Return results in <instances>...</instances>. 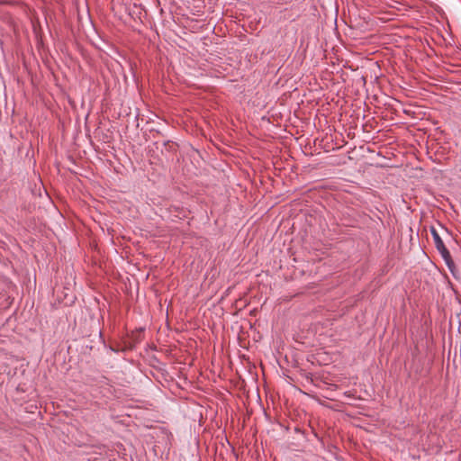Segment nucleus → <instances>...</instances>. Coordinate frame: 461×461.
Here are the masks:
<instances>
[{
	"label": "nucleus",
	"mask_w": 461,
	"mask_h": 461,
	"mask_svg": "<svg viewBox=\"0 0 461 461\" xmlns=\"http://www.w3.org/2000/svg\"><path fill=\"white\" fill-rule=\"evenodd\" d=\"M162 144L167 145V144H176V143L171 140H164Z\"/></svg>",
	"instance_id": "nucleus-3"
},
{
	"label": "nucleus",
	"mask_w": 461,
	"mask_h": 461,
	"mask_svg": "<svg viewBox=\"0 0 461 461\" xmlns=\"http://www.w3.org/2000/svg\"><path fill=\"white\" fill-rule=\"evenodd\" d=\"M303 147H304V149H303V151L305 152L308 149V148H311L312 146L304 145Z\"/></svg>",
	"instance_id": "nucleus-4"
},
{
	"label": "nucleus",
	"mask_w": 461,
	"mask_h": 461,
	"mask_svg": "<svg viewBox=\"0 0 461 461\" xmlns=\"http://www.w3.org/2000/svg\"><path fill=\"white\" fill-rule=\"evenodd\" d=\"M95 145H92V148H95ZM95 151H98L96 149H94Z\"/></svg>",
	"instance_id": "nucleus-5"
},
{
	"label": "nucleus",
	"mask_w": 461,
	"mask_h": 461,
	"mask_svg": "<svg viewBox=\"0 0 461 461\" xmlns=\"http://www.w3.org/2000/svg\"><path fill=\"white\" fill-rule=\"evenodd\" d=\"M431 234L437 249L440 253L446 264L450 267V266L453 265V261L448 249L446 248L442 239L434 228L431 230Z\"/></svg>",
	"instance_id": "nucleus-1"
},
{
	"label": "nucleus",
	"mask_w": 461,
	"mask_h": 461,
	"mask_svg": "<svg viewBox=\"0 0 461 461\" xmlns=\"http://www.w3.org/2000/svg\"><path fill=\"white\" fill-rule=\"evenodd\" d=\"M428 153L431 152V151H434L436 154L439 152V149H442V151H445L446 149V146H434V145H431V146H425Z\"/></svg>",
	"instance_id": "nucleus-2"
}]
</instances>
